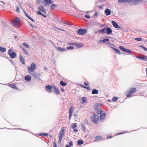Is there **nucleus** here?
<instances>
[{
	"label": "nucleus",
	"instance_id": "1",
	"mask_svg": "<svg viewBox=\"0 0 147 147\" xmlns=\"http://www.w3.org/2000/svg\"><path fill=\"white\" fill-rule=\"evenodd\" d=\"M99 33H101L102 34L106 33L107 34H110L112 32V29L109 27H107L98 30Z\"/></svg>",
	"mask_w": 147,
	"mask_h": 147
},
{
	"label": "nucleus",
	"instance_id": "2",
	"mask_svg": "<svg viewBox=\"0 0 147 147\" xmlns=\"http://www.w3.org/2000/svg\"><path fill=\"white\" fill-rule=\"evenodd\" d=\"M11 23L14 26L18 27V17L15 18L11 20Z\"/></svg>",
	"mask_w": 147,
	"mask_h": 147
},
{
	"label": "nucleus",
	"instance_id": "3",
	"mask_svg": "<svg viewBox=\"0 0 147 147\" xmlns=\"http://www.w3.org/2000/svg\"><path fill=\"white\" fill-rule=\"evenodd\" d=\"M8 54L12 58H14L16 57V53L13 52L11 49H10L8 51Z\"/></svg>",
	"mask_w": 147,
	"mask_h": 147
},
{
	"label": "nucleus",
	"instance_id": "4",
	"mask_svg": "<svg viewBox=\"0 0 147 147\" xmlns=\"http://www.w3.org/2000/svg\"><path fill=\"white\" fill-rule=\"evenodd\" d=\"M36 67L35 63H33L31 64L30 66L28 67V69L29 71L32 72L34 70Z\"/></svg>",
	"mask_w": 147,
	"mask_h": 147
},
{
	"label": "nucleus",
	"instance_id": "5",
	"mask_svg": "<svg viewBox=\"0 0 147 147\" xmlns=\"http://www.w3.org/2000/svg\"><path fill=\"white\" fill-rule=\"evenodd\" d=\"M136 91V89L135 88H133L128 91L126 93L127 97H129L131 96V94Z\"/></svg>",
	"mask_w": 147,
	"mask_h": 147
},
{
	"label": "nucleus",
	"instance_id": "6",
	"mask_svg": "<svg viewBox=\"0 0 147 147\" xmlns=\"http://www.w3.org/2000/svg\"><path fill=\"white\" fill-rule=\"evenodd\" d=\"M77 34L78 35H83L86 34L87 32L86 29L82 28L79 29L78 30Z\"/></svg>",
	"mask_w": 147,
	"mask_h": 147
},
{
	"label": "nucleus",
	"instance_id": "7",
	"mask_svg": "<svg viewBox=\"0 0 147 147\" xmlns=\"http://www.w3.org/2000/svg\"><path fill=\"white\" fill-rule=\"evenodd\" d=\"M91 120L92 121L95 123H97L99 121V118L98 116L96 114L93 115L92 117Z\"/></svg>",
	"mask_w": 147,
	"mask_h": 147
},
{
	"label": "nucleus",
	"instance_id": "8",
	"mask_svg": "<svg viewBox=\"0 0 147 147\" xmlns=\"http://www.w3.org/2000/svg\"><path fill=\"white\" fill-rule=\"evenodd\" d=\"M143 1V0H133L130 2L129 4L130 5H135L139 4Z\"/></svg>",
	"mask_w": 147,
	"mask_h": 147
},
{
	"label": "nucleus",
	"instance_id": "9",
	"mask_svg": "<svg viewBox=\"0 0 147 147\" xmlns=\"http://www.w3.org/2000/svg\"><path fill=\"white\" fill-rule=\"evenodd\" d=\"M43 1L44 2L43 4L45 6H49L53 3V1L52 0H45Z\"/></svg>",
	"mask_w": 147,
	"mask_h": 147
},
{
	"label": "nucleus",
	"instance_id": "10",
	"mask_svg": "<svg viewBox=\"0 0 147 147\" xmlns=\"http://www.w3.org/2000/svg\"><path fill=\"white\" fill-rule=\"evenodd\" d=\"M136 58L144 61H147V56L144 55H142L141 56H136Z\"/></svg>",
	"mask_w": 147,
	"mask_h": 147
},
{
	"label": "nucleus",
	"instance_id": "11",
	"mask_svg": "<svg viewBox=\"0 0 147 147\" xmlns=\"http://www.w3.org/2000/svg\"><path fill=\"white\" fill-rule=\"evenodd\" d=\"M64 131V129L63 128H62L59 134V137L63 138L65 134Z\"/></svg>",
	"mask_w": 147,
	"mask_h": 147
},
{
	"label": "nucleus",
	"instance_id": "12",
	"mask_svg": "<svg viewBox=\"0 0 147 147\" xmlns=\"http://www.w3.org/2000/svg\"><path fill=\"white\" fill-rule=\"evenodd\" d=\"M106 114L105 113H103L100 115V121H103L105 120Z\"/></svg>",
	"mask_w": 147,
	"mask_h": 147
},
{
	"label": "nucleus",
	"instance_id": "13",
	"mask_svg": "<svg viewBox=\"0 0 147 147\" xmlns=\"http://www.w3.org/2000/svg\"><path fill=\"white\" fill-rule=\"evenodd\" d=\"M52 88V86L50 85H48L47 86L45 87V89L47 91H49L48 92L51 93V89Z\"/></svg>",
	"mask_w": 147,
	"mask_h": 147
},
{
	"label": "nucleus",
	"instance_id": "14",
	"mask_svg": "<svg viewBox=\"0 0 147 147\" xmlns=\"http://www.w3.org/2000/svg\"><path fill=\"white\" fill-rule=\"evenodd\" d=\"M38 9L42 11L44 13H46V10L45 8L42 5H40L38 7Z\"/></svg>",
	"mask_w": 147,
	"mask_h": 147
},
{
	"label": "nucleus",
	"instance_id": "15",
	"mask_svg": "<svg viewBox=\"0 0 147 147\" xmlns=\"http://www.w3.org/2000/svg\"><path fill=\"white\" fill-rule=\"evenodd\" d=\"M112 24L113 26L116 28H120V27L114 21H113L112 22Z\"/></svg>",
	"mask_w": 147,
	"mask_h": 147
},
{
	"label": "nucleus",
	"instance_id": "16",
	"mask_svg": "<svg viewBox=\"0 0 147 147\" xmlns=\"http://www.w3.org/2000/svg\"><path fill=\"white\" fill-rule=\"evenodd\" d=\"M105 13L106 16H109L111 14V11L109 9H107L105 10Z\"/></svg>",
	"mask_w": 147,
	"mask_h": 147
},
{
	"label": "nucleus",
	"instance_id": "17",
	"mask_svg": "<svg viewBox=\"0 0 147 147\" xmlns=\"http://www.w3.org/2000/svg\"><path fill=\"white\" fill-rule=\"evenodd\" d=\"M56 48L59 51L63 52L65 51L66 50L65 48H61L60 47H56Z\"/></svg>",
	"mask_w": 147,
	"mask_h": 147
},
{
	"label": "nucleus",
	"instance_id": "18",
	"mask_svg": "<svg viewBox=\"0 0 147 147\" xmlns=\"http://www.w3.org/2000/svg\"><path fill=\"white\" fill-rule=\"evenodd\" d=\"M76 46L78 48H80L84 46V45L82 43L76 42Z\"/></svg>",
	"mask_w": 147,
	"mask_h": 147
},
{
	"label": "nucleus",
	"instance_id": "19",
	"mask_svg": "<svg viewBox=\"0 0 147 147\" xmlns=\"http://www.w3.org/2000/svg\"><path fill=\"white\" fill-rule=\"evenodd\" d=\"M53 88L55 90V92L57 94H59L60 92L59 90L55 86H53Z\"/></svg>",
	"mask_w": 147,
	"mask_h": 147
},
{
	"label": "nucleus",
	"instance_id": "20",
	"mask_svg": "<svg viewBox=\"0 0 147 147\" xmlns=\"http://www.w3.org/2000/svg\"><path fill=\"white\" fill-rule=\"evenodd\" d=\"M102 137L100 136H97L95 137V139L94 141V142H98L101 140Z\"/></svg>",
	"mask_w": 147,
	"mask_h": 147
},
{
	"label": "nucleus",
	"instance_id": "21",
	"mask_svg": "<svg viewBox=\"0 0 147 147\" xmlns=\"http://www.w3.org/2000/svg\"><path fill=\"white\" fill-rule=\"evenodd\" d=\"M133 0H118V2L120 3L130 2Z\"/></svg>",
	"mask_w": 147,
	"mask_h": 147
},
{
	"label": "nucleus",
	"instance_id": "22",
	"mask_svg": "<svg viewBox=\"0 0 147 147\" xmlns=\"http://www.w3.org/2000/svg\"><path fill=\"white\" fill-rule=\"evenodd\" d=\"M62 23L65 24L68 26H71L72 25L71 24V23L69 21H65L64 22L63 21H61Z\"/></svg>",
	"mask_w": 147,
	"mask_h": 147
},
{
	"label": "nucleus",
	"instance_id": "23",
	"mask_svg": "<svg viewBox=\"0 0 147 147\" xmlns=\"http://www.w3.org/2000/svg\"><path fill=\"white\" fill-rule=\"evenodd\" d=\"M24 79L26 80L29 81L31 80V78L30 76L28 75L25 77Z\"/></svg>",
	"mask_w": 147,
	"mask_h": 147
},
{
	"label": "nucleus",
	"instance_id": "24",
	"mask_svg": "<svg viewBox=\"0 0 147 147\" xmlns=\"http://www.w3.org/2000/svg\"><path fill=\"white\" fill-rule=\"evenodd\" d=\"M22 50L24 54L25 55H29V52L27 51L25 47L22 48Z\"/></svg>",
	"mask_w": 147,
	"mask_h": 147
},
{
	"label": "nucleus",
	"instance_id": "25",
	"mask_svg": "<svg viewBox=\"0 0 147 147\" xmlns=\"http://www.w3.org/2000/svg\"><path fill=\"white\" fill-rule=\"evenodd\" d=\"M98 91L97 90L95 89H94L92 91V94H98Z\"/></svg>",
	"mask_w": 147,
	"mask_h": 147
},
{
	"label": "nucleus",
	"instance_id": "26",
	"mask_svg": "<svg viewBox=\"0 0 147 147\" xmlns=\"http://www.w3.org/2000/svg\"><path fill=\"white\" fill-rule=\"evenodd\" d=\"M20 59L21 61L23 64H25V62L24 59L23 58L22 56L21 55H20Z\"/></svg>",
	"mask_w": 147,
	"mask_h": 147
},
{
	"label": "nucleus",
	"instance_id": "27",
	"mask_svg": "<svg viewBox=\"0 0 147 147\" xmlns=\"http://www.w3.org/2000/svg\"><path fill=\"white\" fill-rule=\"evenodd\" d=\"M9 86L13 88L14 89H16L17 88L16 86V84H10Z\"/></svg>",
	"mask_w": 147,
	"mask_h": 147
},
{
	"label": "nucleus",
	"instance_id": "28",
	"mask_svg": "<svg viewBox=\"0 0 147 147\" xmlns=\"http://www.w3.org/2000/svg\"><path fill=\"white\" fill-rule=\"evenodd\" d=\"M25 14L26 16L28 19L32 20V22H34V20L33 19H32L25 12Z\"/></svg>",
	"mask_w": 147,
	"mask_h": 147
},
{
	"label": "nucleus",
	"instance_id": "29",
	"mask_svg": "<svg viewBox=\"0 0 147 147\" xmlns=\"http://www.w3.org/2000/svg\"><path fill=\"white\" fill-rule=\"evenodd\" d=\"M84 143V142L83 140H79L77 142V143L78 145H80Z\"/></svg>",
	"mask_w": 147,
	"mask_h": 147
},
{
	"label": "nucleus",
	"instance_id": "30",
	"mask_svg": "<svg viewBox=\"0 0 147 147\" xmlns=\"http://www.w3.org/2000/svg\"><path fill=\"white\" fill-rule=\"evenodd\" d=\"M60 84L62 86H66L67 84L65 82L63 81L62 80L60 82Z\"/></svg>",
	"mask_w": 147,
	"mask_h": 147
},
{
	"label": "nucleus",
	"instance_id": "31",
	"mask_svg": "<svg viewBox=\"0 0 147 147\" xmlns=\"http://www.w3.org/2000/svg\"><path fill=\"white\" fill-rule=\"evenodd\" d=\"M118 99V97L115 96H113L112 98V101L113 102H115Z\"/></svg>",
	"mask_w": 147,
	"mask_h": 147
},
{
	"label": "nucleus",
	"instance_id": "32",
	"mask_svg": "<svg viewBox=\"0 0 147 147\" xmlns=\"http://www.w3.org/2000/svg\"><path fill=\"white\" fill-rule=\"evenodd\" d=\"M0 51L2 52H4L6 51V48L0 46Z\"/></svg>",
	"mask_w": 147,
	"mask_h": 147
},
{
	"label": "nucleus",
	"instance_id": "33",
	"mask_svg": "<svg viewBox=\"0 0 147 147\" xmlns=\"http://www.w3.org/2000/svg\"><path fill=\"white\" fill-rule=\"evenodd\" d=\"M82 100L81 101L82 103H84L86 102V98L85 97H83L82 98Z\"/></svg>",
	"mask_w": 147,
	"mask_h": 147
},
{
	"label": "nucleus",
	"instance_id": "34",
	"mask_svg": "<svg viewBox=\"0 0 147 147\" xmlns=\"http://www.w3.org/2000/svg\"><path fill=\"white\" fill-rule=\"evenodd\" d=\"M23 45L25 47L27 48H29L30 47V46L29 45H28L26 42H24L23 44Z\"/></svg>",
	"mask_w": 147,
	"mask_h": 147
},
{
	"label": "nucleus",
	"instance_id": "35",
	"mask_svg": "<svg viewBox=\"0 0 147 147\" xmlns=\"http://www.w3.org/2000/svg\"><path fill=\"white\" fill-rule=\"evenodd\" d=\"M102 112V110L100 109H98L97 111V113L98 114H101Z\"/></svg>",
	"mask_w": 147,
	"mask_h": 147
},
{
	"label": "nucleus",
	"instance_id": "36",
	"mask_svg": "<svg viewBox=\"0 0 147 147\" xmlns=\"http://www.w3.org/2000/svg\"><path fill=\"white\" fill-rule=\"evenodd\" d=\"M119 48L120 49L122 50L124 52L125 48L123 46H120L119 47Z\"/></svg>",
	"mask_w": 147,
	"mask_h": 147
},
{
	"label": "nucleus",
	"instance_id": "37",
	"mask_svg": "<svg viewBox=\"0 0 147 147\" xmlns=\"http://www.w3.org/2000/svg\"><path fill=\"white\" fill-rule=\"evenodd\" d=\"M82 129L84 130V131H85V127L84 124L83 123H82Z\"/></svg>",
	"mask_w": 147,
	"mask_h": 147
},
{
	"label": "nucleus",
	"instance_id": "38",
	"mask_svg": "<svg viewBox=\"0 0 147 147\" xmlns=\"http://www.w3.org/2000/svg\"><path fill=\"white\" fill-rule=\"evenodd\" d=\"M57 6L55 4H52L51 6V9H52L54 8Z\"/></svg>",
	"mask_w": 147,
	"mask_h": 147
},
{
	"label": "nucleus",
	"instance_id": "39",
	"mask_svg": "<svg viewBox=\"0 0 147 147\" xmlns=\"http://www.w3.org/2000/svg\"><path fill=\"white\" fill-rule=\"evenodd\" d=\"M76 127V124L74 123H72L71 125V128L73 129L75 128Z\"/></svg>",
	"mask_w": 147,
	"mask_h": 147
},
{
	"label": "nucleus",
	"instance_id": "40",
	"mask_svg": "<svg viewBox=\"0 0 147 147\" xmlns=\"http://www.w3.org/2000/svg\"><path fill=\"white\" fill-rule=\"evenodd\" d=\"M124 52H125L128 53H130L131 52V51L129 49L125 48Z\"/></svg>",
	"mask_w": 147,
	"mask_h": 147
},
{
	"label": "nucleus",
	"instance_id": "41",
	"mask_svg": "<svg viewBox=\"0 0 147 147\" xmlns=\"http://www.w3.org/2000/svg\"><path fill=\"white\" fill-rule=\"evenodd\" d=\"M109 39L108 38H105L103 40V43H105L106 42H109Z\"/></svg>",
	"mask_w": 147,
	"mask_h": 147
},
{
	"label": "nucleus",
	"instance_id": "42",
	"mask_svg": "<svg viewBox=\"0 0 147 147\" xmlns=\"http://www.w3.org/2000/svg\"><path fill=\"white\" fill-rule=\"evenodd\" d=\"M74 49V47L73 46H70L69 47H67V50L69 49Z\"/></svg>",
	"mask_w": 147,
	"mask_h": 147
},
{
	"label": "nucleus",
	"instance_id": "43",
	"mask_svg": "<svg viewBox=\"0 0 147 147\" xmlns=\"http://www.w3.org/2000/svg\"><path fill=\"white\" fill-rule=\"evenodd\" d=\"M115 52L119 55H121V54L120 51L117 49H116L115 51Z\"/></svg>",
	"mask_w": 147,
	"mask_h": 147
},
{
	"label": "nucleus",
	"instance_id": "44",
	"mask_svg": "<svg viewBox=\"0 0 147 147\" xmlns=\"http://www.w3.org/2000/svg\"><path fill=\"white\" fill-rule=\"evenodd\" d=\"M135 40L140 41L142 40V38H135Z\"/></svg>",
	"mask_w": 147,
	"mask_h": 147
},
{
	"label": "nucleus",
	"instance_id": "45",
	"mask_svg": "<svg viewBox=\"0 0 147 147\" xmlns=\"http://www.w3.org/2000/svg\"><path fill=\"white\" fill-rule=\"evenodd\" d=\"M88 120L87 119H86L84 121L83 123L86 124H88Z\"/></svg>",
	"mask_w": 147,
	"mask_h": 147
},
{
	"label": "nucleus",
	"instance_id": "46",
	"mask_svg": "<svg viewBox=\"0 0 147 147\" xmlns=\"http://www.w3.org/2000/svg\"><path fill=\"white\" fill-rule=\"evenodd\" d=\"M73 112V110L72 109L71 107L69 109V113H72Z\"/></svg>",
	"mask_w": 147,
	"mask_h": 147
},
{
	"label": "nucleus",
	"instance_id": "47",
	"mask_svg": "<svg viewBox=\"0 0 147 147\" xmlns=\"http://www.w3.org/2000/svg\"><path fill=\"white\" fill-rule=\"evenodd\" d=\"M108 44L109 45V47H112V46H114V47H115V45H114L113 44H112V43H108Z\"/></svg>",
	"mask_w": 147,
	"mask_h": 147
},
{
	"label": "nucleus",
	"instance_id": "48",
	"mask_svg": "<svg viewBox=\"0 0 147 147\" xmlns=\"http://www.w3.org/2000/svg\"><path fill=\"white\" fill-rule=\"evenodd\" d=\"M69 146H73V143L72 141H71L69 143Z\"/></svg>",
	"mask_w": 147,
	"mask_h": 147
},
{
	"label": "nucleus",
	"instance_id": "49",
	"mask_svg": "<svg viewBox=\"0 0 147 147\" xmlns=\"http://www.w3.org/2000/svg\"><path fill=\"white\" fill-rule=\"evenodd\" d=\"M142 47V48L143 49H144L146 51H147V49L146 48H145V47H143V46H142V45H140V47Z\"/></svg>",
	"mask_w": 147,
	"mask_h": 147
},
{
	"label": "nucleus",
	"instance_id": "50",
	"mask_svg": "<svg viewBox=\"0 0 147 147\" xmlns=\"http://www.w3.org/2000/svg\"><path fill=\"white\" fill-rule=\"evenodd\" d=\"M53 147H57V144L55 141H54L53 142Z\"/></svg>",
	"mask_w": 147,
	"mask_h": 147
},
{
	"label": "nucleus",
	"instance_id": "51",
	"mask_svg": "<svg viewBox=\"0 0 147 147\" xmlns=\"http://www.w3.org/2000/svg\"><path fill=\"white\" fill-rule=\"evenodd\" d=\"M84 16L86 18H88V19H89L90 18V16L87 15H85Z\"/></svg>",
	"mask_w": 147,
	"mask_h": 147
},
{
	"label": "nucleus",
	"instance_id": "52",
	"mask_svg": "<svg viewBox=\"0 0 147 147\" xmlns=\"http://www.w3.org/2000/svg\"><path fill=\"white\" fill-rule=\"evenodd\" d=\"M41 2V0H37L36 3L37 4H39Z\"/></svg>",
	"mask_w": 147,
	"mask_h": 147
},
{
	"label": "nucleus",
	"instance_id": "53",
	"mask_svg": "<svg viewBox=\"0 0 147 147\" xmlns=\"http://www.w3.org/2000/svg\"><path fill=\"white\" fill-rule=\"evenodd\" d=\"M85 88H86V89H87L88 90H90V88L89 87H87V86H85Z\"/></svg>",
	"mask_w": 147,
	"mask_h": 147
},
{
	"label": "nucleus",
	"instance_id": "54",
	"mask_svg": "<svg viewBox=\"0 0 147 147\" xmlns=\"http://www.w3.org/2000/svg\"><path fill=\"white\" fill-rule=\"evenodd\" d=\"M59 141L58 142V143L60 144L61 142V141L62 138L59 137Z\"/></svg>",
	"mask_w": 147,
	"mask_h": 147
},
{
	"label": "nucleus",
	"instance_id": "55",
	"mask_svg": "<svg viewBox=\"0 0 147 147\" xmlns=\"http://www.w3.org/2000/svg\"><path fill=\"white\" fill-rule=\"evenodd\" d=\"M89 84V83L88 82H84V84L86 86H88Z\"/></svg>",
	"mask_w": 147,
	"mask_h": 147
},
{
	"label": "nucleus",
	"instance_id": "56",
	"mask_svg": "<svg viewBox=\"0 0 147 147\" xmlns=\"http://www.w3.org/2000/svg\"><path fill=\"white\" fill-rule=\"evenodd\" d=\"M98 13L97 12H96L94 14V16L95 17H96L98 16Z\"/></svg>",
	"mask_w": 147,
	"mask_h": 147
},
{
	"label": "nucleus",
	"instance_id": "57",
	"mask_svg": "<svg viewBox=\"0 0 147 147\" xmlns=\"http://www.w3.org/2000/svg\"><path fill=\"white\" fill-rule=\"evenodd\" d=\"M76 42H75V43L71 42V43H70L69 44L70 45H76Z\"/></svg>",
	"mask_w": 147,
	"mask_h": 147
},
{
	"label": "nucleus",
	"instance_id": "58",
	"mask_svg": "<svg viewBox=\"0 0 147 147\" xmlns=\"http://www.w3.org/2000/svg\"><path fill=\"white\" fill-rule=\"evenodd\" d=\"M79 86L81 87H83L84 88H85V87L86 86H84L83 85H81V84H80L79 85Z\"/></svg>",
	"mask_w": 147,
	"mask_h": 147
},
{
	"label": "nucleus",
	"instance_id": "59",
	"mask_svg": "<svg viewBox=\"0 0 147 147\" xmlns=\"http://www.w3.org/2000/svg\"><path fill=\"white\" fill-rule=\"evenodd\" d=\"M43 135L47 136H48L49 134H48L47 133H44Z\"/></svg>",
	"mask_w": 147,
	"mask_h": 147
},
{
	"label": "nucleus",
	"instance_id": "60",
	"mask_svg": "<svg viewBox=\"0 0 147 147\" xmlns=\"http://www.w3.org/2000/svg\"><path fill=\"white\" fill-rule=\"evenodd\" d=\"M37 13L39 15H41L42 13L40 11H38L37 12Z\"/></svg>",
	"mask_w": 147,
	"mask_h": 147
},
{
	"label": "nucleus",
	"instance_id": "61",
	"mask_svg": "<svg viewBox=\"0 0 147 147\" xmlns=\"http://www.w3.org/2000/svg\"><path fill=\"white\" fill-rule=\"evenodd\" d=\"M37 13L39 15H41L42 13L40 11H38L37 12Z\"/></svg>",
	"mask_w": 147,
	"mask_h": 147
},
{
	"label": "nucleus",
	"instance_id": "62",
	"mask_svg": "<svg viewBox=\"0 0 147 147\" xmlns=\"http://www.w3.org/2000/svg\"><path fill=\"white\" fill-rule=\"evenodd\" d=\"M103 42V40H100L98 41V43H102Z\"/></svg>",
	"mask_w": 147,
	"mask_h": 147
},
{
	"label": "nucleus",
	"instance_id": "63",
	"mask_svg": "<svg viewBox=\"0 0 147 147\" xmlns=\"http://www.w3.org/2000/svg\"><path fill=\"white\" fill-rule=\"evenodd\" d=\"M72 113H69V119H71V117L72 115Z\"/></svg>",
	"mask_w": 147,
	"mask_h": 147
},
{
	"label": "nucleus",
	"instance_id": "64",
	"mask_svg": "<svg viewBox=\"0 0 147 147\" xmlns=\"http://www.w3.org/2000/svg\"><path fill=\"white\" fill-rule=\"evenodd\" d=\"M61 91L63 92H65L64 89L63 88H61Z\"/></svg>",
	"mask_w": 147,
	"mask_h": 147
}]
</instances>
